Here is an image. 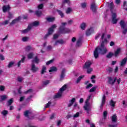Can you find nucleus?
I'll return each instance as SVG.
<instances>
[{
	"label": "nucleus",
	"mask_w": 127,
	"mask_h": 127,
	"mask_svg": "<svg viewBox=\"0 0 127 127\" xmlns=\"http://www.w3.org/2000/svg\"><path fill=\"white\" fill-rule=\"evenodd\" d=\"M109 73H112L113 72V68L109 67L108 69H106Z\"/></svg>",
	"instance_id": "nucleus-51"
},
{
	"label": "nucleus",
	"mask_w": 127,
	"mask_h": 127,
	"mask_svg": "<svg viewBox=\"0 0 127 127\" xmlns=\"http://www.w3.org/2000/svg\"><path fill=\"white\" fill-rule=\"evenodd\" d=\"M35 14L38 17H40V16H41V15H42V12H41V11H39V10H36L35 11Z\"/></svg>",
	"instance_id": "nucleus-24"
},
{
	"label": "nucleus",
	"mask_w": 127,
	"mask_h": 127,
	"mask_svg": "<svg viewBox=\"0 0 127 127\" xmlns=\"http://www.w3.org/2000/svg\"><path fill=\"white\" fill-rule=\"evenodd\" d=\"M73 117V118H78V117H80V113L77 112Z\"/></svg>",
	"instance_id": "nucleus-53"
},
{
	"label": "nucleus",
	"mask_w": 127,
	"mask_h": 127,
	"mask_svg": "<svg viewBox=\"0 0 127 127\" xmlns=\"http://www.w3.org/2000/svg\"><path fill=\"white\" fill-rule=\"evenodd\" d=\"M109 7L110 8V11L111 13H114L113 12L114 8L115 7V4H114V2H111L109 5Z\"/></svg>",
	"instance_id": "nucleus-21"
},
{
	"label": "nucleus",
	"mask_w": 127,
	"mask_h": 127,
	"mask_svg": "<svg viewBox=\"0 0 127 127\" xmlns=\"http://www.w3.org/2000/svg\"><path fill=\"white\" fill-rule=\"evenodd\" d=\"M4 59V57L3 56V55L0 54V60H1V61H3Z\"/></svg>",
	"instance_id": "nucleus-56"
},
{
	"label": "nucleus",
	"mask_w": 127,
	"mask_h": 127,
	"mask_svg": "<svg viewBox=\"0 0 127 127\" xmlns=\"http://www.w3.org/2000/svg\"><path fill=\"white\" fill-rule=\"evenodd\" d=\"M108 116V111H104L103 112V117L104 118V119H106V118H107Z\"/></svg>",
	"instance_id": "nucleus-52"
},
{
	"label": "nucleus",
	"mask_w": 127,
	"mask_h": 127,
	"mask_svg": "<svg viewBox=\"0 0 127 127\" xmlns=\"http://www.w3.org/2000/svg\"><path fill=\"white\" fill-rule=\"evenodd\" d=\"M46 67L45 66V65H43L42 68L41 74L43 75V74H44V72H46Z\"/></svg>",
	"instance_id": "nucleus-37"
},
{
	"label": "nucleus",
	"mask_w": 127,
	"mask_h": 127,
	"mask_svg": "<svg viewBox=\"0 0 127 127\" xmlns=\"http://www.w3.org/2000/svg\"><path fill=\"white\" fill-rule=\"evenodd\" d=\"M117 115L114 114L112 117V123H117V121H118V119L117 118Z\"/></svg>",
	"instance_id": "nucleus-25"
},
{
	"label": "nucleus",
	"mask_w": 127,
	"mask_h": 127,
	"mask_svg": "<svg viewBox=\"0 0 127 127\" xmlns=\"http://www.w3.org/2000/svg\"><path fill=\"white\" fill-rule=\"evenodd\" d=\"M97 87H93L90 90L89 93H93L96 91Z\"/></svg>",
	"instance_id": "nucleus-40"
},
{
	"label": "nucleus",
	"mask_w": 127,
	"mask_h": 127,
	"mask_svg": "<svg viewBox=\"0 0 127 127\" xmlns=\"http://www.w3.org/2000/svg\"><path fill=\"white\" fill-rule=\"evenodd\" d=\"M112 22L113 24H116L118 22V19H117V13H112Z\"/></svg>",
	"instance_id": "nucleus-7"
},
{
	"label": "nucleus",
	"mask_w": 127,
	"mask_h": 127,
	"mask_svg": "<svg viewBox=\"0 0 127 127\" xmlns=\"http://www.w3.org/2000/svg\"><path fill=\"white\" fill-rule=\"evenodd\" d=\"M127 57L125 58L121 62L120 66L123 67V66H125L126 64H127Z\"/></svg>",
	"instance_id": "nucleus-20"
},
{
	"label": "nucleus",
	"mask_w": 127,
	"mask_h": 127,
	"mask_svg": "<svg viewBox=\"0 0 127 127\" xmlns=\"http://www.w3.org/2000/svg\"><path fill=\"white\" fill-rule=\"evenodd\" d=\"M5 88V87L4 86L0 85V91H1V92L4 91Z\"/></svg>",
	"instance_id": "nucleus-57"
},
{
	"label": "nucleus",
	"mask_w": 127,
	"mask_h": 127,
	"mask_svg": "<svg viewBox=\"0 0 127 127\" xmlns=\"http://www.w3.org/2000/svg\"><path fill=\"white\" fill-rule=\"evenodd\" d=\"M31 70L32 71L33 73H35V72H37V70H38V67H36L35 66V64L32 63Z\"/></svg>",
	"instance_id": "nucleus-15"
},
{
	"label": "nucleus",
	"mask_w": 127,
	"mask_h": 127,
	"mask_svg": "<svg viewBox=\"0 0 127 127\" xmlns=\"http://www.w3.org/2000/svg\"><path fill=\"white\" fill-rule=\"evenodd\" d=\"M32 63H36V64H39V59L37 56L35 57L34 59L32 61Z\"/></svg>",
	"instance_id": "nucleus-23"
},
{
	"label": "nucleus",
	"mask_w": 127,
	"mask_h": 127,
	"mask_svg": "<svg viewBox=\"0 0 127 127\" xmlns=\"http://www.w3.org/2000/svg\"><path fill=\"white\" fill-rule=\"evenodd\" d=\"M94 28L93 27H90L89 29H87L86 31V35L87 36H90L92 33H94Z\"/></svg>",
	"instance_id": "nucleus-8"
},
{
	"label": "nucleus",
	"mask_w": 127,
	"mask_h": 127,
	"mask_svg": "<svg viewBox=\"0 0 127 127\" xmlns=\"http://www.w3.org/2000/svg\"><path fill=\"white\" fill-rule=\"evenodd\" d=\"M117 124H116V125H111V124H110V125H108V127H117Z\"/></svg>",
	"instance_id": "nucleus-64"
},
{
	"label": "nucleus",
	"mask_w": 127,
	"mask_h": 127,
	"mask_svg": "<svg viewBox=\"0 0 127 127\" xmlns=\"http://www.w3.org/2000/svg\"><path fill=\"white\" fill-rule=\"evenodd\" d=\"M110 105L111 107H115L116 106V102H114L113 100H111Z\"/></svg>",
	"instance_id": "nucleus-45"
},
{
	"label": "nucleus",
	"mask_w": 127,
	"mask_h": 127,
	"mask_svg": "<svg viewBox=\"0 0 127 127\" xmlns=\"http://www.w3.org/2000/svg\"><path fill=\"white\" fill-rule=\"evenodd\" d=\"M23 58L21 59V60L19 61L18 63V67H20V64L21 63H24V61H25V57L24 56H22Z\"/></svg>",
	"instance_id": "nucleus-27"
},
{
	"label": "nucleus",
	"mask_w": 127,
	"mask_h": 127,
	"mask_svg": "<svg viewBox=\"0 0 127 127\" xmlns=\"http://www.w3.org/2000/svg\"><path fill=\"white\" fill-rule=\"evenodd\" d=\"M12 103H13V99L11 98L7 101V106H11V104H12Z\"/></svg>",
	"instance_id": "nucleus-34"
},
{
	"label": "nucleus",
	"mask_w": 127,
	"mask_h": 127,
	"mask_svg": "<svg viewBox=\"0 0 127 127\" xmlns=\"http://www.w3.org/2000/svg\"><path fill=\"white\" fill-rule=\"evenodd\" d=\"M54 61V60H51L47 62L46 65H50V64H51V63H53Z\"/></svg>",
	"instance_id": "nucleus-46"
},
{
	"label": "nucleus",
	"mask_w": 127,
	"mask_h": 127,
	"mask_svg": "<svg viewBox=\"0 0 127 127\" xmlns=\"http://www.w3.org/2000/svg\"><path fill=\"white\" fill-rule=\"evenodd\" d=\"M55 116H56V114H55V113L52 114V115L50 117V119L53 120V119H54V118L55 117Z\"/></svg>",
	"instance_id": "nucleus-59"
},
{
	"label": "nucleus",
	"mask_w": 127,
	"mask_h": 127,
	"mask_svg": "<svg viewBox=\"0 0 127 127\" xmlns=\"http://www.w3.org/2000/svg\"><path fill=\"white\" fill-rule=\"evenodd\" d=\"M84 77L85 75H81L80 76H79L76 80V83L78 84V83H80L81 80H82V79H83V78H84Z\"/></svg>",
	"instance_id": "nucleus-31"
},
{
	"label": "nucleus",
	"mask_w": 127,
	"mask_h": 127,
	"mask_svg": "<svg viewBox=\"0 0 127 127\" xmlns=\"http://www.w3.org/2000/svg\"><path fill=\"white\" fill-rule=\"evenodd\" d=\"M3 12H6V11H9L10 10V6L9 5H3L2 7Z\"/></svg>",
	"instance_id": "nucleus-12"
},
{
	"label": "nucleus",
	"mask_w": 127,
	"mask_h": 127,
	"mask_svg": "<svg viewBox=\"0 0 127 127\" xmlns=\"http://www.w3.org/2000/svg\"><path fill=\"white\" fill-rule=\"evenodd\" d=\"M106 104V95L104 94L103 95V97H102V102L101 104L100 105V109L101 110H103V108L104 107V106H105V104Z\"/></svg>",
	"instance_id": "nucleus-6"
},
{
	"label": "nucleus",
	"mask_w": 127,
	"mask_h": 127,
	"mask_svg": "<svg viewBox=\"0 0 127 127\" xmlns=\"http://www.w3.org/2000/svg\"><path fill=\"white\" fill-rule=\"evenodd\" d=\"M93 86V84L89 83L86 87V89H89Z\"/></svg>",
	"instance_id": "nucleus-61"
},
{
	"label": "nucleus",
	"mask_w": 127,
	"mask_h": 127,
	"mask_svg": "<svg viewBox=\"0 0 127 127\" xmlns=\"http://www.w3.org/2000/svg\"><path fill=\"white\" fill-rule=\"evenodd\" d=\"M58 69H57V67L56 66H52L50 67V69L49 70V72L50 73H51L52 72H57V70Z\"/></svg>",
	"instance_id": "nucleus-22"
},
{
	"label": "nucleus",
	"mask_w": 127,
	"mask_h": 127,
	"mask_svg": "<svg viewBox=\"0 0 127 127\" xmlns=\"http://www.w3.org/2000/svg\"><path fill=\"white\" fill-rule=\"evenodd\" d=\"M66 25H67L66 22L61 23V25L59 28V30L60 33L63 34H66V33H69L71 32V30L69 28H66Z\"/></svg>",
	"instance_id": "nucleus-2"
},
{
	"label": "nucleus",
	"mask_w": 127,
	"mask_h": 127,
	"mask_svg": "<svg viewBox=\"0 0 127 127\" xmlns=\"http://www.w3.org/2000/svg\"><path fill=\"white\" fill-rule=\"evenodd\" d=\"M65 3H67V4H70V3H71V1H70V0H63V4H65Z\"/></svg>",
	"instance_id": "nucleus-36"
},
{
	"label": "nucleus",
	"mask_w": 127,
	"mask_h": 127,
	"mask_svg": "<svg viewBox=\"0 0 127 127\" xmlns=\"http://www.w3.org/2000/svg\"><path fill=\"white\" fill-rule=\"evenodd\" d=\"M52 46H51V45H49L47 47V50L48 51H50V50H52Z\"/></svg>",
	"instance_id": "nucleus-55"
},
{
	"label": "nucleus",
	"mask_w": 127,
	"mask_h": 127,
	"mask_svg": "<svg viewBox=\"0 0 127 127\" xmlns=\"http://www.w3.org/2000/svg\"><path fill=\"white\" fill-rule=\"evenodd\" d=\"M54 32V29H50V28H49L47 34H46L44 36V39H46L49 35H52V34Z\"/></svg>",
	"instance_id": "nucleus-10"
},
{
	"label": "nucleus",
	"mask_w": 127,
	"mask_h": 127,
	"mask_svg": "<svg viewBox=\"0 0 127 127\" xmlns=\"http://www.w3.org/2000/svg\"><path fill=\"white\" fill-rule=\"evenodd\" d=\"M1 114H2L3 116H6V115L8 114V111L6 110H4L1 112Z\"/></svg>",
	"instance_id": "nucleus-43"
},
{
	"label": "nucleus",
	"mask_w": 127,
	"mask_h": 127,
	"mask_svg": "<svg viewBox=\"0 0 127 127\" xmlns=\"http://www.w3.org/2000/svg\"><path fill=\"white\" fill-rule=\"evenodd\" d=\"M116 81H117V77H115L114 80H113L112 77H108V83L110 85H114L115 83H116Z\"/></svg>",
	"instance_id": "nucleus-11"
},
{
	"label": "nucleus",
	"mask_w": 127,
	"mask_h": 127,
	"mask_svg": "<svg viewBox=\"0 0 127 127\" xmlns=\"http://www.w3.org/2000/svg\"><path fill=\"white\" fill-rule=\"evenodd\" d=\"M33 56H34V53L31 52L27 55V57L28 59H32Z\"/></svg>",
	"instance_id": "nucleus-29"
},
{
	"label": "nucleus",
	"mask_w": 127,
	"mask_h": 127,
	"mask_svg": "<svg viewBox=\"0 0 127 127\" xmlns=\"http://www.w3.org/2000/svg\"><path fill=\"white\" fill-rule=\"evenodd\" d=\"M31 29V27L29 26V25H28V26L26 29L21 30V32L23 34H25V33H27V32H29V31H30Z\"/></svg>",
	"instance_id": "nucleus-17"
},
{
	"label": "nucleus",
	"mask_w": 127,
	"mask_h": 127,
	"mask_svg": "<svg viewBox=\"0 0 127 127\" xmlns=\"http://www.w3.org/2000/svg\"><path fill=\"white\" fill-rule=\"evenodd\" d=\"M38 25H39V21H34L32 23H30L29 24V26H30V27H31V28H32L33 26H38Z\"/></svg>",
	"instance_id": "nucleus-14"
},
{
	"label": "nucleus",
	"mask_w": 127,
	"mask_h": 127,
	"mask_svg": "<svg viewBox=\"0 0 127 127\" xmlns=\"http://www.w3.org/2000/svg\"><path fill=\"white\" fill-rule=\"evenodd\" d=\"M90 8L93 12L97 11V8L96 7V3L95 2H93L91 4Z\"/></svg>",
	"instance_id": "nucleus-13"
},
{
	"label": "nucleus",
	"mask_w": 127,
	"mask_h": 127,
	"mask_svg": "<svg viewBox=\"0 0 127 127\" xmlns=\"http://www.w3.org/2000/svg\"><path fill=\"white\" fill-rule=\"evenodd\" d=\"M25 50L27 52L30 51L31 50V46H27L25 48Z\"/></svg>",
	"instance_id": "nucleus-44"
},
{
	"label": "nucleus",
	"mask_w": 127,
	"mask_h": 127,
	"mask_svg": "<svg viewBox=\"0 0 127 127\" xmlns=\"http://www.w3.org/2000/svg\"><path fill=\"white\" fill-rule=\"evenodd\" d=\"M83 108L84 110L86 111L87 114H89V112L91 111V108H90V104L88 101L85 102V105Z\"/></svg>",
	"instance_id": "nucleus-4"
},
{
	"label": "nucleus",
	"mask_w": 127,
	"mask_h": 127,
	"mask_svg": "<svg viewBox=\"0 0 127 127\" xmlns=\"http://www.w3.org/2000/svg\"><path fill=\"white\" fill-rule=\"evenodd\" d=\"M44 5L43 3H41L40 4H39V5L38 6V8H39V9H42V8H43L44 7Z\"/></svg>",
	"instance_id": "nucleus-50"
},
{
	"label": "nucleus",
	"mask_w": 127,
	"mask_h": 127,
	"mask_svg": "<svg viewBox=\"0 0 127 127\" xmlns=\"http://www.w3.org/2000/svg\"><path fill=\"white\" fill-rule=\"evenodd\" d=\"M57 11L59 15L61 16L62 18H63V17H64V13H63V12L61 10L57 9Z\"/></svg>",
	"instance_id": "nucleus-28"
},
{
	"label": "nucleus",
	"mask_w": 127,
	"mask_h": 127,
	"mask_svg": "<svg viewBox=\"0 0 127 127\" xmlns=\"http://www.w3.org/2000/svg\"><path fill=\"white\" fill-rule=\"evenodd\" d=\"M81 40H78L77 41V43H76V46H81Z\"/></svg>",
	"instance_id": "nucleus-49"
},
{
	"label": "nucleus",
	"mask_w": 127,
	"mask_h": 127,
	"mask_svg": "<svg viewBox=\"0 0 127 127\" xmlns=\"http://www.w3.org/2000/svg\"><path fill=\"white\" fill-rule=\"evenodd\" d=\"M91 65H92V62L91 61H88L85 63L83 68L88 69V68H91Z\"/></svg>",
	"instance_id": "nucleus-9"
},
{
	"label": "nucleus",
	"mask_w": 127,
	"mask_h": 127,
	"mask_svg": "<svg viewBox=\"0 0 127 127\" xmlns=\"http://www.w3.org/2000/svg\"><path fill=\"white\" fill-rule=\"evenodd\" d=\"M12 17V14H11L10 12H9L8 18H9V19H11Z\"/></svg>",
	"instance_id": "nucleus-63"
},
{
	"label": "nucleus",
	"mask_w": 127,
	"mask_h": 127,
	"mask_svg": "<svg viewBox=\"0 0 127 127\" xmlns=\"http://www.w3.org/2000/svg\"><path fill=\"white\" fill-rule=\"evenodd\" d=\"M108 44V40L107 38L104 39L101 42L100 47H97L94 52V56L95 59L99 58V53L101 55H105L108 52V49L105 46Z\"/></svg>",
	"instance_id": "nucleus-1"
},
{
	"label": "nucleus",
	"mask_w": 127,
	"mask_h": 127,
	"mask_svg": "<svg viewBox=\"0 0 127 127\" xmlns=\"http://www.w3.org/2000/svg\"><path fill=\"white\" fill-rule=\"evenodd\" d=\"M87 69V73L88 74H90V73H91V72H92L93 71V68L92 67H89L88 68H86Z\"/></svg>",
	"instance_id": "nucleus-47"
},
{
	"label": "nucleus",
	"mask_w": 127,
	"mask_h": 127,
	"mask_svg": "<svg viewBox=\"0 0 127 127\" xmlns=\"http://www.w3.org/2000/svg\"><path fill=\"white\" fill-rule=\"evenodd\" d=\"M1 100L2 101H5L6 99H7V96L6 95H1L0 97Z\"/></svg>",
	"instance_id": "nucleus-32"
},
{
	"label": "nucleus",
	"mask_w": 127,
	"mask_h": 127,
	"mask_svg": "<svg viewBox=\"0 0 127 127\" xmlns=\"http://www.w3.org/2000/svg\"><path fill=\"white\" fill-rule=\"evenodd\" d=\"M114 56V53H113L112 52H109L108 54L107 55L106 57L108 59H111V58H112V57H113Z\"/></svg>",
	"instance_id": "nucleus-30"
},
{
	"label": "nucleus",
	"mask_w": 127,
	"mask_h": 127,
	"mask_svg": "<svg viewBox=\"0 0 127 127\" xmlns=\"http://www.w3.org/2000/svg\"><path fill=\"white\" fill-rule=\"evenodd\" d=\"M122 51V49L118 48L116 51L115 52L114 56L115 57H118Z\"/></svg>",
	"instance_id": "nucleus-18"
},
{
	"label": "nucleus",
	"mask_w": 127,
	"mask_h": 127,
	"mask_svg": "<svg viewBox=\"0 0 127 127\" xmlns=\"http://www.w3.org/2000/svg\"><path fill=\"white\" fill-rule=\"evenodd\" d=\"M57 26H56V24H54L51 26V27L50 28L51 29H54V28H56Z\"/></svg>",
	"instance_id": "nucleus-60"
},
{
	"label": "nucleus",
	"mask_w": 127,
	"mask_h": 127,
	"mask_svg": "<svg viewBox=\"0 0 127 127\" xmlns=\"http://www.w3.org/2000/svg\"><path fill=\"white\" fill-rule=\"evenodd\" d=\"M49 83H50V81L49 80H46V81L43 82V85H45V86L48 85V84H49Z\"/></svg>",
	"instance_id": "nucleus-48"
},
{
	"label": "nucleus",
	"mask_w": 127,
	"mask_h": 127,
	"mask_svg": "<svg viewBox=\"0 0 127 127\" xmlns=\"http://www.w3.org/2000/svg\"><path fill=\"white\" fill-rule=\"evenodd\" d=\"M51 104V102L49 101L48 103H47L46 104L45 108H49V107L50 106Z\"/></svg>",
	"instance_id": "nucleus-54"
},
{
	"label": "nucleus",
	"mask_w": 127,
	"mask_h": 127,
	"mask_svg": "<svg viewBox=\"0 0 127 127\" xmlns=\"http://www.w3.org/2000/svg\"><path fill=\"white\" fill-rule=\"evenodd\" d=\"M58 36H59V35H58V34H55L54 35L53 39H57V38H58Z\"/></svg>",
	"instance_id": "nucleus-62"
},
{
	"label": "nucleus",
	"mask_w": 127,
	"mask_h": 127,
	"mask_svg": "<svg viewBox=\"0 0 127 127\" xmlns=\"http://www.w3.org/2000/svg\"><path fill=\"white\" fill-rule=\"evenodd\" d=\"M28 37H24L22 38V40L23 42H26V41H28Z\"/></svg>",
	"instance_id": "nucleus-42"
},
{
	"label": "nucleus",
	"mask_w": 127,
	"mask_h": 127,
	"mask_svg": "<svg viewBox=\"0 0 127 127\" xmlns=\"http://www.w3.org/2000/svg\"><path fill=\"white\" fill-rule=\"evenodd\" d=\"M66 89L67 85L64 84L61 89H60V92L54 96V99L61 98V97H62V93H63L64 91H65Z\"/></svg>",
	"instance_id": "nucleus-3"
},
{
	"label": "nucleus",
	"mask_w": 127,
	"mask_h": 127,
	"mask_svg": "<svg viewBox=\"0 0 127 127\" xmlns=\"http://www.w3.org/2000/svg\"><path fill=\"white\" fill-rule=\"evenodd\" d=\"M46 19L47 21H48V22H53L55 20V17H48L46 18Z\"/></svg>",
	"instance_id": "nucleus-26"
},
{
	"label": "nucleus",
	"mask_w": 127,
	"mask_h": 127,
	"mask_svg": "<svg viewBox=\"0 0 127 127\" xmlns=\"http://www.w3.org/2000/svg\"><path fill=\"white\" fill-rule=\"evenodd\" d=\"M81 7L82 8H85L87 6V3L86 2H83L81 3Z\"/></svg>",
	"instance_id": "nucleus-41"
},
{
	"label": "nucleus",
	"mask_w": 127,
	"mask_h": 127,
	"mask_svg": "<svg viewBox=\"0 0 127 127\" xmlns=\"http://www.w3.org/2000/svg\"><path fill=\"white\" fill-rule=\"evenodd\" d=\"M71 11H72V8L71 7H68L66 10L65 12L67 14H69V13H71Z\"/></svg>",
	"instance_id": "nucleus-39"
},
{
	"label": "nucleus",
	"mask_w": 127,
	"mask_h": 127,
	"mask_svg": "<svg viewBox=\"0 0 127 127\" xmlns=\"http://www.w3.org/2000/svg\"><path fill=\"white\" fill-rule=\"evenodd\" d=\"M76 102V98H72L71 100H69V104L68 105L67 107L68 108H70V107H71L73 105V104Z\"/></svg>",
	"instance_id": "nucleus-19"
},
{
	"label": "nucleus",
	"mask_w": 127,
	"mask_h": 127,
	"mask_svg": "<svg viewBox=\"0 0 127 127\" xmlns=\"http://www.w3.org/2000/svg\"><path fill=\"white\" fill-rule=\"evenodd\" d=\"M80 28L82 30H85V29L86 28V23H82L80 25Z\"/></svg>",
	"instance_id": "nucleus-35"
},
{
	"label": "nucleus",
	"mask_w": 127,
	"mask_h": 127,
	"mask_svg": "<svg viewBox=\"0 0 127 127\" xmlns=\"http://www.w3.org/2000/svg\"><path fill=\"white\" fill-rule=\"evenodd\" d=\"M13 65H14V62H10L9 63L7 67L8 68H11V67H12V66H13Z\"/></svg>",
	"instance_id": "nucleus-38"
},
{
	"label": "nucleus",
	"mask_w": 127,
	"mask_h": 127,
	"mask_svg": "<svg viewBox=\"0 0 127 127\" xmlns=\"http://www.w3.org/2000/svg\"><path fill=\"white\" fill-rule=\"evenodd\" d=\"M58 43H60V44H63V43H64V41H63V40H58L56 41L54 45H57Z\"/></svg>",
	"instance_id": "nucleus-33"
},
{
	"label": "nucleus",
	"mask_w": 127,
	"mask_h": 127,
	"mask_svg": "<svg viewBox=\"0 0 127 127\" xmlns=\"http://www.w3.org/2000/svg\"><path fill=\"white\" fill-rule=\"evenodd\" d=\"M20 16H18L17 18L13 20L10 23V25H13V24H15L17 21H19V20H20Z\"/></svg>",
	"instance_id": "nucleus-16"
},
{
	"label": "nucleus",
	"mask_w": 127,
	"mask_h": 127,
	"mask_svg": "<svg viewBox=\"0 0 127 127\" xmlns=\"http://www.w3.org/2000/svg\"><path fill=\"white\" fill-rule=\"evenodd\" d=\"M28 114H29V112L28 111H26L24 113V115L25 117H28Z\"/></svg>",
	"instance_id": "nucleus-58"
},
{
	"label": "nucleus",
	"mask_w": 127,
	"mask_h": 127,
	"mask_svg": "<svg viewBox=\"0 0 127 127\" xmlns=\"http://www.w3.org/2000/svg\"><path fill=\"white\" fill-rule=\"evenodd\" d=\"M65 73H66V69L63 68L60 75V81H63V80H64V78H65Z\"/></svg>",
	"instance_id": "nucleus-5"
}]
</instances>
